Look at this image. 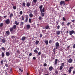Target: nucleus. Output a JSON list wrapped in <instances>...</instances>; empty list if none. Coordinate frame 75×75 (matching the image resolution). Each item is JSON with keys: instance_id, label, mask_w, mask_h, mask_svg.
Segmentation results:
<instances>
[{"instance_id": "obj_1", "label": "nucleus", "mask_w": 75, "mask_h": 75, "mask_svg": "<svg viewBox=\"0 0 75 75\" xmlns=\"http://www.w3.org/2000/svg\"><path fill=\"white\" fill-rule=\"evenodd\" d=\"M17 28V26L16 25H14L13 26V27L10 28H9V30L11 33H14L15 32L14 31H13V29H15Z\"/></svg>"}, {"instance_id": "obj_2", "label": "nucleus", "mask_w": 75, "mask_h": 75, "mask_svg": "<svg viewBox=\"0 0 75 75\" xmlns=\"http://www.w3.org/2000/svg\"><path fill=\"white\" fill-rule=\"evenodd\" d=\"M5 23L6 24H9L10 23V21L9 19H7L5 21Z\"/></svg>"}, {"instance_id": "obj_3", "label": "nucleus", "mask_w": 75, "mask_h": 75, "mask_svg": "<svg viewBox=\"0 0 75 75\" xmlns=\"http://www.w3.org/2000/svg\"><path fill=\"white\" fill-rule=\"evenodd\" d=\"M69 33L70 35H72L73 34H75V32L74 30H72L69 31Z\"/></svg>"}, {"instance_id": "obj_4", "label": "nucleus", "mask_w": 75, "mask_h": 75, "mask_svg": "<svg viewBox=\"0 0 75 75\" xmlns=\"http://www.w3.org/2000/svg\"><path fill=\"white\" fill-rule=\"evenodd\" d=\"M74 69V67H70L68 70V72L69 73H71V71H72V69Z\"/></svg>"}, {"instance_id": "obj_5", "label": "nucleus", "mask_w": 75, "mask_h": 75, "mask_svg": "<svg viewBox=\"0 0 75 75\" xmlns=\"http://www.w3.org/2000/svg\"><path fill=\"white\" fill-rule=\"evenodd\" d=\"M55 47L56 49H58V47H59V43L57 42L55 43Z\"/></svg>"}, {"instance_id": "obj_6", "label": "nucleus", "mask_w": 75, "mask_h": 75, "mask_svg": "<svg viewBox=\"0 0 75 75\" xmlns=\"http://www.w3.org/2000/svg\"><path fill=\"white\" fill-rule=\"evenodd\" d=\"M63 4L64 5H65V1H60V5H61L62 6V5L63 4Z\"/></svg>"}, {"instance_id": "obj_7", "label": "nucleus", "mask_w": 75, "mask_h": 75, "mask_svg": "<svg viewBox=\"0 0 75 75\" xmlns=\"http://www.w3.org/2000/svg\"><path fill=\"white\" fill-rule=\"evenodd\" d=\"M25 16V23H27V22H28V15H26Z\"/></svg>"}, {"instance_id": "obj_8", "label": "nucleus", "mask_w": 75, "mask_h": 75, "mask_svg": "<svg viewBox=\"0 0 75 75\" xmlns=\"http://www.w3.org/2000/svg\"><path fill=\"white\" fill-rule=\"evenodd\" d=\"M0 39L1 40V42H2L3 43H4V42H6V40L1 38Z\"/></svg>"}, {"instance_id": "obj_9", "label": "nucleus", "mask_w": 75, "mask_h": 75, "mask_svg": "<svg viewBox=\"0 0 75 75\" xmlns=\"http://www.w3.org/2000/svg\"><path fill=\"white\" fill-rule=\"evenodd\" d=\"M53 69H54L53 67H52V66H50L49 68V70L50 71H52Z\"/></svg>"}, {"instance_id": "obj_10", "label": "nucleus", "mask_w": 75, "mask_h": 75, "mask_svg": "<svg viewBox=\"0 0 75 75\" xmlns=\"http://www.w3.org/2000/svg\"><path fill=\"white\" fill-rule=\"evenodd\" d=\"M31 4V3L30 2H27L26 3V6L27 7H29L30 6V4Z\"/></svg>"}, {"instance_id": "obj_11", "label": "nucleus", "mask_w": 75, "mask_h": 75, "mask_svg": "<svg viewBox=\"0 0 75 75\" xmlns=\"http://www.w3.org/2000/svg\"><path fill=\"white\" fill-rule=\"evenodd\" d=\"M72 59L70 58L68 60V62L69 63H72Z\"/></svg>"}, {"instance_id": "obj_12", "label": "nucleus", "mask_w": 75, "mask_h": 75, "mask_svg": "<svg viewBox=\"0 0 75 75\" xmlns=\"http://www.w3.org/2000/svg\"><path fill=\"white\" fill-rule=\"evenodd\" d=\"M58 62V59H55L54 61V65H57V62Z\"/></svg>"}, {"instance_id": "obj_13", "label": "nucleus", "mask_w": 75, "mask_h": 75, "mask_svg": "<svg viewBox=\"0 0 75 75\" xmlns=\"http://www.w3.org/2000/svg\"><path fill=\"white\" fill-rule=\"evenodd\" d=\"M25 38H26V37L25 36H23L21 38V40L22 41H24L25 40Z\"/></svg>"}, {"instance_id": "obj_14", "label": "nucleus", "mask_w": 75, "mask_h": 75, "mask_svg": "<svg viewBox=\"0 0 75 75\" xmlns=\"http://www.w3.org/2000/svg\"><path fill=\"white\" fill-rule=\"evenodd\" d=\"M27 28L29 30L30 28V25L28 24L26 26Z\"/></svg>"}, {"instance_id": "obj_15", "label": "nucleus", "mask_w": 75, "mask_h": 75, "mask_svg": "<svg viewBox=\"0 0 75 75\" xmlns=\"http://www.w3.org/2000/svg\"><path fill=\"white\" fill-rule=\"evenodd\" d=\"M6 56L8 57V56H9L10 55V53L8 52H6Z\"/></svg>"}, {"instance_id": "obj_16", "label": "nucleus", "mask_w": 75, "mask_h": 75, "mask_svg": "<svg viewBox=\"0 0 75 75\" xmlns=\"http://www.w3.org/2000/svg\"><path fill=\"white\" fill-rule=\"evenodd\" d=\"M42 5H41L40 6H39V8L40 9V11H42Z\"/></svg>"}, {"instance_id": "obj_17", "label": "nucleus", "mask_w": 75, "mask_h": 75, "mask_svg": "<svg viewBox=\"0 0 75 75\" xmlns=\"http://www.w3.org/2000/svg\"><path fill=\"white\" fill-rule=\"evenodd\" d=\"M29 17L30 18H32L33 17V14H32V13H30L29 14Z\"/></svg>"}, {"instance_id": "obj_18", "label": "nucleus", "mask_w": 75, "mask_h": 75, "mask_svg": "<svg viewBox=\"0 0 75 75\" xmlns=\"http://www.w3.org/2000/svg\"><path fill=\"white\" fill-rule=\"evenodd\" d=\"M45 43L46 45H48V40H45Z\"/></svg>"}, {"instance_id": "obj_19", "label": "nucleus", "mask_w": 75, "mask_h": 75, "mask_svg": "<svg viewBox=\"0 0 75 75\" xmlns=\"http://www.w3.org/2000/svg\"><path fill=\"white\" fill-rule=\"evenodd\" d=\"M6 33L8 35H10V32L8 31H7L6 32Z\"/></svg>"}, {"instance_id": "obj_20", "label": "nucleus", "mask_w": 75, "mask_h": 75, "mask_svg": "<svg viewBox=\"0 0 75 75\" xmlns=\"http://www.w3.org/2000/svg\"><path fill=\"white\" fill-rule=\"evenodd\" d=\"M45 28L46 30H48L49 28V25H47L45 27Z\"/></svg>"}, {"instance_id": "obj_21", "label": "nucleus", "mask_w": 75, "mask_h": 75, "mask_svg": "<svg viewBox=\"0 0 75 75\" xmlns=\"http://www.w3.org/2000/svg\"><path fill=\"white\" fill-rule=\"evenodd\" d=\"M40 12H41V15H42V17H44V15H45L44 13H43L42 12V11H40Z\"/></svg>"}, {"instance_id": "obj_22", "label": "nucleus", "mask_w": 75, "mask_h": 75, "mask_svg": "<svg viewBox=\"0 0 75 75\" xmlns=\"http://www.w3.org/2000/svg\"><path fill=\"white\" fill-rule=\"evenodd\" d=\"M38 43H39V41L38 40H36L35 42V44L36 45H38Z\"/></svg>"}, {"instance_id": "obj_23", "label": "nucleus", "mask_w": 75, "mask_h": 75, "mask_svg": "<svg viewBox=\"0 0 75 75\" xmlns=\"http://www.w3.org/2000/svg\"><path fill=\"white\" fill-rule=\"evenodd\" d=\"M15 24L17 25H18L19 24V22H17L16 21L15 22Z\"/></svg>"}, {"instance_id": "obj_24", "label": "nucleus", "mask_w": 75, "mask_h": 75, "mask_svg": "<svg viewBox=\"0 0 75 75\" xmlns=\"http://www.w3.org/2000/svg\"><path fill=\"white\" fill-rule=\"evenodd\" d=\"M34 52H35L36 54H37L38 53V51L36 50H34Z\"/></svg>"}, {"instance_id": "obj_25", "label": "nucleus", "mask_w": 75, "mask_h": 75, "mask_svg": "<svg viewBox=\"0 0 75 75\" xmlns=\"http://www.w3.org/2000/svg\"><path fill=\"white\" fill-rule=\"evenodd\" d=\"M56 50V49L55 48H54L53 50V52L54 53V54H55V50Z\"/></svg>"}, {"instance_id": "obj_26", "label": "nucleus", "mask_w": 75, "mask_h": 75, "mask_svg": "<svg viewBox=\"0 0 75 75\" xmlns=\"http://www.w3.org/2000/svg\"><path fill=\"white\" fill-rule=\"evenodd\" d=\"M1 56L2 57H4V52H2V53Z\"/></svg>"}, {"instance_id": "obj_27", "label": "nucleus", "mask_w": 75, "mask_h": 75, "mask_svg": "<svg viewBox=\"0 0 75 75\" xmlns=\"http://www.w3.org/2000/svg\"><path fill=\"white\" fill-rule=\"evenodd\" d=\"M3 25H4V23H1L0 25V27H3Z\"/></svg>"}, {"instance_id": "obj_28", "label": "nucleus", "mask_w": 75, "mask_h": 75, "mask_svg": "<svg viewBox=\"0 0 75 75\" xmlns=\"http://www.w3.org/2000/svg\"><path fill=\"white\" fill-rule=\"evenodd\" d=\"M22 6L23 7H25V2H23L22 4Z\"/></svg>"}, {"instance_id": "obj_29", "label": "nucleus", "mask_w": 75, "mask_h": 75, "mask_svg": "<svg viewBox=\"0 0 75 75\" xmlns=\"http://www.w3.org/2000/svg\"><path fill=\"white\" fill-rule=\"evenodd\" d=\"M71 22H68L67 24V26H69L70 24H71Z\"/></svg>"}, {"instance_id": "obj_30", "label": "nucleus", "mask_w": 75, "mask_h": 75, "mask_svg": "<svg viewBox=\"0 0 75 75\" xmlns=\"http://www.w3.org/2000/svg\"><path fill=\"white\" fill-rule=\"evenodd\" d=\"M57 35H59V34H60V31L59 30L57 31Z\"/></svg>"}, {"instance_id": "obj_31", "label": "nucleus", "mask_w": 75, "mask_h": 75, "mask_svg": "<svg viewBox=\"0 0 75 75\" xmlns=\"http://www.w3.org/2000/svg\"><path fill=\"white\" fill-rule=\"evenodd\" d=\"M61 66L62 67H64L65 66V63H62Z\"/></svg>"}, {"instance_id": "obj_32", "label": "nucleus", "mask_w": 75, "mask_h": 75, "mask_svg": "<svg viewBox=\"0 0 75 75\" xmlns=\"http://www.w3.org/2000/svg\"><path fill=\"white\" fill-rule=\"evenodd\" d=\"M63 68V67H62L61 66L60 67L59 69L60 71H61V70H62V69Z\"/></svg>"}, {"instance_id": "obj_33", "label": "nucleus", "mask_w": 75, "mask_h": 75, "mask_svg": "<svg viewBox=\"0 0 75 75\" xmlns=\"http://www.w3.org/2000/svg\"><path fill=\"white\" fill-rule=\"evenodd\" d=\"M13 8L14 9V10H16L17 8V7L16 6H13Z\"/></svg>"}, {"instance_id": "obj_34", "label": "nucleus", "mask_w": 75, "mask_h": 75, "mask_svg": "<svg viewBox=\"0 0 75 75\" xmlns=\"http://www.w3.org/2000/svg\"><path fill=\"white\" fill-rule=\"evenodd\" d=\"M61 24H62V26H63L64 24H65V23H64V22L63 21L62 22V23H61Z\"/></svg>"}, {"instance_id": "obj_35", "label": "nucleus", "mask_w": 75, "mask_h": 75, "mask_svg": "<svg viewBox=\"0 0 75 75\" xmlns=\"http://www.w3.org/2000/svg\"><path fill=\"white\" fill-rule=\"evenodd\" d=\"M58 73V70H56L55 71V74H57Z\"/></svg>"}, {"instance_id": "obj_36", "label": "nucleus", "mask_w": 75, "mask_h": 75, "mask_svg": "<svg viewBox=\"0 0 75 75\" xmlns=\"http://www.w3.org/2000/svg\"><path fill=\"white\" fill-rule=\"evenodd\" d=\"M42 11L43 13H44V12H45V8H43Z\"/></svg>"}, {"instance_id": "obj_37", "label": "nucleus", "mask_w": 75, "mask_h": 75, "mask_svg": "<svg viewBox=\"0 0 75 75\" xmlns=\"http://www.w3.org/2000/svg\"><path fill=\"white\" fill-rule=\"evenodd\" d=\"M1 49L2 50H3V51H5L6 50L5 48L3 47H1Z\"/></svg>"}, {"instance_id": "obj_38", "label": "nucleus", "mask_w": 75, "mask_h": 75, "mask_svg": "<svg viewBox=\"0 0 75 75\" xmlns=\"http://www.w3.org/2000/svg\"><path fill=\"white\" fill-rule=\"evenodd\" d=\"M29 22L30 23H31V19L30 18L29 19Z\"/></svg>"}, {"instance_id": "obj_39", "label": "nucleus", "mask_w": 75, "mask_h": 75, "mask_svg": "<svg viewBox=\"0 0 75 75\" xmlns=\"http://www.w3.org/2000/svg\"><path fill=\"white\" fill-rule=\"evenodd\" d=\"M49 42L50 44H51L52 43V40H50Z\"/></svg>"}, {"instance_id": "obj_40", "label": "nucleus", "mask_w": 75, "mask_h": 75, "mask_svg": "<svg viewBox=\"0 0 75 75\" xmlns=\"http://www.w3.org/2000/svg\"><path fill=\"white\" fill-rule=\"evenodd\" d=\"M20 15H22V14H23V11H20Z\"/></svg>"}, {"instance_id": "obj_41", "label": "nucleus", "mask_w": 75, "mask_h": 75, "mask_svg": "<svg viewBox=\"0 0 75 75\" xmlns=\"http://www.w3.org/2000/svg\"><path fill=\"white\" fill-rule=\"evenodd\" d=\"M37 10H35L34 11V14H37Z\"/></svg>"}, {"instance_id": "obj_42", "label": "nucleus", "mask_w": 75, "mask_h": 75, "mask_svg": "<svg viewBox=\"0 0 75 75\" xmlns=\"http://www.w3.org/2000/svg\"><path fill=\"white\" fill-rule=\"evenodd\" d=\"M60 28V26H59V25H58L57 28V29H58V30H59V28Z\"/></svg>"}, {"instance_id": "obj_43", "label": "nucleus", "mask_w": 75, "mask_h": 75, "mask_svg": "<svg viewBox=\"0 0 75 75\" xmlns=\"http://www.w3.org/2000/svg\"><path fill=\"white\" fill-rule=\"evenodd\" d=\"M22 20H23V21H24V17L23 16H22Z\"/></svg>"}, {"instance_id": "obj_44", "label": "nucleus", "mask_w": 75, "mask_h": 75, "mask_svg": "<svg viewBox=\"0 0 75 75\" xmlns=\"http://www.w3.org/2000/svg\"><path fill=\"white\" fill-rule=\"evenodd\" d=\"M42 17L41 16H40L39 17V20H42Z\"/></svg>"}, {"instance_id": "obj_45", "label": "nucleus", "mask_w": 75, "mask_h": 75, "mask_svg": "<svg viewBox=\"0 0 75 75\" xmlns=\"http://www.w3.org/2000/svg\"><path fill=\"white\" fill-rule=\"evenodd\" d=\"M37 0H33V1L35 3H37Z\"/></svg>"}, {"instance_id": "obj_46", "label": "nucleus", "mask_w": 75, "mask_h": 75, "mask_svg": "<svg viewBox=\"0 0 75 75\" xmlns=\"http://www.w3.org/2000/svg\"><path fill=\"white\" fill-rule=\"evenodd\" d=\"M23 24H24V22H21V25H23Z\"/></svg>"}, {"instance_id": "obj_47", "label": "nucleus", "mask_w": 75, "mask_h": 75, "mask_svg": "<svg viewBox=\"0 0 75 75\" xmlns=\"http://www.w3.org/2000/svg\"><path fill=\"white\" fill-rule=\"evenodd\" d=\"M63 21H66V19H65V18H64V17H63Z\"/></svg>"}, {"instance_id": "obj_48", "label": "nucleus", "mask_w": 75, "mask_h": 75, "mask_svg": "<svg viewBox=\"0 0 75 75\" xmlns=\"http://www.w3.org/2000/svg\"><path fill=\"white\" fill-rule=\"evenodd\" d=\"M1 64H3V60H1Z\"/></svg>"}, {"instance_id": "obj_49", "label": "nucleus", "mask_w": 75, "mask_h": 75, "mask_svg": "<svg viewBox=\"0 0 75 75\" xmlns=\"http://www.w3.org/2000/svg\"><path fill=\"white\" fill-rule=\"evenodd\" d=\"M32 54H32V53H30L29 54V57H30L31 56V55H32Z\"/></svg>"}, {"instance_id": "obj_50", "label": "nucleus", "mask_w": 75, "mask_h": 75, "mask_svg": "<svg viewBox=\"0 0 75 75\" xmlns=\"http://www.w3.org/2000/svg\"><path fill=\"white\" fill-rule=\"evenodd\" d=\"M13 16V13H11L10 15V17H12V16Z\"/></svg>"}, {"instance_id": "obj_51", "label": "nucleus", "mask_w": 75, "mask_h": 75, "mask_svg": "<svg viewBox=\"0 0 75 75\" xmlns=\"http://www.w3.org/2000/svg\"><path fill=\"white\" fill-rule=\"evenodd\" d=\"M42 37V34L41 33L40 34V37L41 38Z\"/></svg>"}, {"instance_id": "obj_52", "label": "nucleus", "mask_w": 75, "mask_h": 75, "mask_svg": "<svg viewBox=\"0 0 75 75\" xmlns=\"http://www.w3.org/2000/svg\"><path fill=\"white\" fill-rule=\"evenodd\" d=\"M17 53H18V54H19L20 52L19 50H17Z\"/></svg>"}, {"instance_id": "obj_53", "label": "nucleus", "mask_w": 75, "mask_h": 75, "mask_svg": "<svg viewBox=\"0 0 75 75\" xmlns=\"http://www.w3.org/2000/svg\"><path fill=\"white\" fill-rule=\"evenodd\" d=\"M5 65V66H6V68H7V67H8V65L7 64H6Z\"/></svg>"}, {"instance_id": "obj_54", "label": "nucleus", "mask_w": 75, "mask_h": 75, "mask_svg": "<svg viewBox=\"0 0 75 75\" xmlns=\"http://www.w3.org/2000/svg\"><path fill=\"white\" fill-rule=\"evenodd\" d=\"M41 52H39L38 53V55H41Z\"/></svg>"}, {"instance_id": "obj_55", "label": "nucleus", "mask_w": 75, "mask_h": 75, "mask_svg": "<svg viewBox=\"0 0 75 75\" xmlns=\"http://www.w3.org/2000/svg\"><path fill=\"white\" fill-rule=\"evenodd\" d=\"M11 37L12 39L14 38H15V37L14 36H12Z\"/></svg>"}, {"instance_id": "obj_56", "label": "nucleus", "mask_w": 75, "mask_h": 75, "mask_svg": "<svg viewBox=\"0 0 75 75\" xmlns=\"http://www.w3.org/2000/svg\"><path fill=\"white\" fill-rule=\"evenodd\" d=\"M71 37L72 38H75V37H74V36L73 35H71Z\"/></svg>"}, {"instance_id": "obj_57", "label": "nucleus", "mask_w": 75, "mask_h": 75, "mask_svg": "<svg viewBox=\"0 0 75 75\" xmlns=\"http://www.w3.org/2000/svg\"><path fill=\"white\" fill-rule=\"evenodd\" d=\"M47 64L46 63H45L44 64V66H45V67H46V66H47Z\"/></svg>"}, {"instance_id": "obj_58", "label": "nucleus", "mask_w": 75, "mask_h": 75, "mask_svg": "<svg viewBox=\"0 0 75 75\" xmlns=\"http://www.w3.org/2000/svg\"><path fill=\"white\" fill-rule=\"evenodd\" d=\"M73 48H75V44H74L73 46Z\"/></svg>"}, {"instance_id": "obj_59", "label": "nucleus", "mask_w": 75, "mask_h": 75, "mask_svg": "<svg viewBox=\"0 0 75 75\" xmlns=\"http://www.w3.org/2000/svg\"><path fill=\"white\" fill-rule=\"evenodd\" d=\"M33 59L35 60V59H36V58L35 57H33Z\"/></svg>"}, {"instance_id": "obj_60", "label": "nucleus", "mask_w": 75, "mask_h": 75, "mask_svg": "<svg viewBox=\"0 0 75 75\" xmlns=\"http://www.w3.org/2000/svg\"><path fill=\"white\" fill-rule=\"evenodd\" d=\"M10 72L11 73V72H12V69H10Z\"/></svg>"}, {"instance_id": "obj_61", "label": "nucleus", "mask_w": 75, "mask_h": 75, "mask_svg": "<svg viewBox=\"0 0 75 75\" xmlns=\"http://www.w3.org/2000/svg\"><path fill=\"white\" fill-rule=\"evenodd\" d=\"M58 21H56V23L57 25H58Z\"/></svg>"}, {"instance_id": "obj_62", "label": "nucleus", "mask_w": 75, "mask_h": 75, "mask_svg": "<svg viewBox=\"0 0 75 75\" xmlns=\"http://www.w3.org/2000/svg\"><path fill=\"white\" fill-rule=\"evenodd\" d=\"M74 21H75V20L74 19L72 21V22L73 23L74 22Z\"/></svg>"}, {"instance_id": "obj_63", "label": "nucleus", "mask_w": 75, "mask_h": 75, "mask_svg": "<svg viewBox=\"0 0 75 75\" xmlns=\"http://www.w3.org/2000/svg\"><path fill=\"white\" fill-rule=\"evenodd\" d=\"M73 74H75V71H73Z\"/></svg>"}, {"instance_id": "obj_64", "label": "nucleus", "mask_w": 75, "mask_h": 75, "mask_svg": "<svg viewBox=\"0 0 75 75\" xmlns=\"http://www.w3.org/2000/svg\"><path fill=\"white\" fill-rule=\"evenodd\" d=\"M19 71H21V69L19 68Z\"/></svg>"}]
</instances>
